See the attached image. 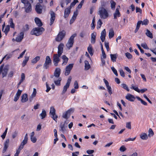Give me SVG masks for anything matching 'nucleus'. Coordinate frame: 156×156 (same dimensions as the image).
Listing matches in <instances>:
<instances>
[{"instance_id":"49","label":"nucleus","mask_w":156,"mask_h":156,"mask_svg":"<svg viewBox=\"0 0 156 156\" xmlns=\"http://www.w3.org/2000/svg\"><path fill=\"white\" fill-rule=\"evenodd\" d=\"M37 93V91L36 90L35 88H34L33 89V91L32 93V94L30 98H32L34 97H35L36 95V94Z\"/></svg>"},{"instance_id":"56","label":"nucleus","mask_w":156,"mask_h":156,"mask_svg":"<svg viewBox=\"0 0 156 156\" xmlns=\"http://www.w3.org/2000/svg\"><path fill=\"white\" fill-rule=\"evenodd\" d=\"M111 69L114 74L116 76H118V74L116 69L113 67H111Z\"/></svg>"},{"instance_id":"28","label":"nucleus","mask_w":156,"mask_h":156,"mask_svg":"<svg viewBox=\"0 0 156 156\" xmlns=\"http://www.w3.org/2000/svg\"><path fill=\"white\" fill-rule=\"evenodd\" d=\"M70 9L69 8H68L65 9L64 16V18H66L68 17L70 12Z\"/></svg>"},{"instance_id":"22","label":"nucleus","mask_w":156,"mask_h":156,"mask_svg":"<svg viewBox=\"0 0 156 156\" xmlns=\"http://www.w3.org/2000/svg\"><path fill=\"white\" fill-rule=\"evenodd\" d=\"M106 31L105 29H104L101 32L100 38L102 42H103L105 38Z\"/></svg>"},{"instance_id":"3","label":"nucleus","mask_w":156,"mask_h":156,"mask_svg":"<svg viewBox=\"0 0 156 156\" xmlns=\"http://www.w3.org/2000/svg\"><path fill=\"white\" fill-rule=\"evenodd\" d=\"M44 31V29L43 27L35 28L31 32V34L32 35H34L38 36L41 34Z\"/></svg>"},{"instance_id":"53","label":"nucleus","mask_w":156,"mask_h":156,"mask_svg":"<svg viewBox=\"0 0 156 156\" xmlns=\"http://www.w3.org/2000/svg\"><path fill=\"white\" fill-rule=\"evenodd\" d=\"M9 26L7 25L6 26L4 30L3 31L5 33L6 35L8 33V32L9 30Z\"/></svg>"},{"instance_id":"64","label":"nucleus","mask_w":156,"mask_h":156,"mask_svg":"<svg viewBox=\"0 0 156 156\" xmlns=\"http://www.w3.org/2000/svg\"><path fill=\"white\" fill-rule=\"evenodd\" d=\"M148 23V20L147 19H146L144 20L143 21H142V25H147Z\"/></svg>"},{"instance_id":"25","label":"nucleus","mask_w":156,"mask_h":156,"mask_svg":"<svg viewBox=\"0 0 156 156\" xmlns=\"http://www.w3.org/2000/svg\"><path fill=\"white\" fill-rule=\"evenodd\" d=\"M62 65L63 66L65 65L68 62V58L65 55H63L62 56Z\"/></svg>"},{"instance_id":"35","label":"nucleus","mask_w":156,"mask_h":156,"mask_svg":"<svg viewBox=\"0 0 156 156\" xmlns=\"http://www.w3.org/2000/svg\"><path fill=\"white\" fill-rule=\"evenodd\" d=\"M29 56H25V58L24 60H23V61L22 64V66L23 67H24L26 65L27 63L29 60Z\"/></svg>"},{"instance_id":"4","label":"nucleus","mask_w":156,"mask_h":156,"mask_svg":"<svg viewBox=\"0 0 156 156\" xmlns=\"http://www.w3.org/2000/svg\"><path fill=\"white\" fill-rule=\"evenodd\" d=\"M9 68L8 67H4V65H2L0 67V76L1 75L3 78L6 77Z\"/></svg>"},{"instance_id":"43","label":"nucleus","mask_w":156,"mask_h":156,"mask_svg":"<svg viewBox=\"0 0 156 156\" xmlns=\"http://www.w3.org/2000/svg\"><path fill=\"white\" fill-rule=\"evenodd\" d=\"M62 80V79L61 78H59L57 80H55L54 83L55 84L58 86H59L60 85V82Z\"/></svg>"},{"instance_id":"30","label":"nucleus","mask_w":156,"mask_h":156,"mask_svg":"<svg viewBox=\"0 0 156 156\" xmlns=\"http://www.w3.org/2000/svg\"><path fill=\"white\" fill-rule=\"evenodd\" d=\"M21 101L23 103L27 101L28 100L27 95V94H23L21 97Z\"/></svg>"},{"instance_id":"12","label":"nucleus","mask_w":156,"mask_h":156,"mask_svg":"<svg viewBox=\"0 0 156 156\" xmlns=\"http://www.w3.org/2000/svg\"><path fill=\"white\" fill-rule=\"evenodd\" d=\"M61 55L58 54H55L53 56V62L55 66H58V63L60 61V57Z\"/></svg>"},{"instance_id":"26","label":"nucleus","mask_w":156,"mask_h":156,"mask_svg":"<svg viewBox=\"0 0 156 156\" xmlns=\"http://www.w3.org/2000/svg\"><path fill=\"white\" fill-rule=\"evenodd\" d=\"M9 139H7L5 141V142L4 143V147L2 151L3 153H4L5 152V151H6V150L7 149V148H8V147L9 146Z\"/></svg>"},{"instance_id":"37","label":"nucleus","mask_w":156,"mask_h":156,"mask_svg":"<svg viewBox=\"0 0 156 156\" xmlns=\"http://www.w3.org/2000/svg\"><path fill=\"white\" fill-rule=\"evenodd\" d=\"M40 58V57L39 56H37L31 60V62L34 64H35L39 61Z\"/></svg>"},{"instance_id":"42","label":"nucleus","mask_w":156,"mask_h":156,"mask_svg":"<svg viewBox=\"0 0 156 156\" xmlns=\"http://www.w3.org/2000/svg\"><path fill=\"white\" fill-rule=\"evenodd\" d=\"M102 24V22L101 19H99L98 22L97 26V29L100 28L101 27Z\"/></svg>"},{"instance_id":"32","label":"nucleus","mask_w":156,"mask_h":156,"mask_svg":"<svg viewBox=\"0 0 156 156\" xmlns=\"http://www.w3.org/2000/svg\"><path fill=\"white\" fill-rule=\"evenodd\" d=\"M140 138L143 140H147L148 138V136L147 134L144 133H142L140 135Z\"/></svg>"},{"instance_id":"13","label":"nucleus","mask_w":156,"mask_h":156,"mask_svg":"<svg viewBox=\"0 0 156 156\" xmlns=\"http://www.w3.org/2000/svg\"><path fill=\"white\" fill-rule=\"evenodd\" d=\"M103 81L105 84L108 93L109 94L111 95L112 94V91L111 87L109 85L108 82L105 79H104Z\"/></svg>"},{"instance_id":"21","label":"nucleus","mask_w":156,"mask_h":156,"mask_svg":"<svg viewBox=\"0 0 156 156\" xmlns=\"http://www.w3.org/2000/svg\"><path fill=\"white\" fill-rule=\"evenodd\" d=\"M22 92V90L19 89L16 93L14 99V101L16 102L19 99Z\"/></svg>"},{"instance_id":"50","label":"nucleus","mask_w":156,"mask_h":156,"mask_svg":"<svg viewBox=\"0 0 156 156\" xmlns=\"http://www.w3.org/2000/svg\"><path fill=\"white\" fill-rule=\"evenodd\" d=\"M111 8L112 9L114 10L115 8L116 3L113 1H111Z\"/></svg>"},{"instance_id":"15","label":"nucleus","mask_w":156,"mask_h":156,"mask_svg":"<svg viewBox=\"0 0 156 156\" xmlns=\"http://www.w3.org/2000/svg\"><path fill=\"white\" fill-rule=\"evenodd\" d=\"M50 13L51 15V18L50 19V23L49 24L51 26L54 22L55 18V13L52 11H50Z\"/></svg>"},{"instance_id":"11","label":"nucleus","mask_w":156,"mask_h":156,"mask_svg":"<svg viewBox=\"0 0 156 156\" xmlns=\"http://www.w3.org/2000/svg\"><path fill=\"white\" fill-rule=\"evenodd\" d=\"M65 35L66 32L64 31L59 32L55 38V40L58 42L61 41L65 37Z\"/></svg>"},{"instance_id":"45","label":"nucleus","mask_w":156,"mask_h":156,"mask_svg":"<svg viewBox=\"0 0 156 156\" xmlns=\"http://www.w3.org/2000/svg\"><path fill=\"white\" fill-rule=\"evenodd\" d=\"M131 88L134 90L135 91L138 93H140L139 89L138 88V87L137 86H134L133 84L131 85Z\"/></svg>"},{"instance_id":"39","label":"nucleus","mask_w":156,"mask_h":156,"mask_svg":"<svg viewBox=\"0 0 156 156\" xmlns=\"http://www.w3.org/2000/svg\"><path fill=\"white\" fill-rule=\"evenodd\" d=\"M87 50L88 52L91 55H92L93 54V52L92 50V48L91 45H89L87 48Z\"/></svg>"},{"instance_id":"18","label":"nucleus","mask_w":156,"mask_h":156,"mask_svg":"<svg viewBox=\"0 0 156 156\" xmlns=\"http://www.w3.org/2000/svg\"><path fill=\"white\" fill-rule=\"evenodd\" d=\"M78 11L77 10H76V11L74 12L73 15L70 21V24H72L74 22V21L76 19V17L78 15Z\"/></svg>"},{"instance_id":"38","label":"nucleus","mask_w":156,"mask_h":156,"mask_svg":"<svg viewBox=\"0 0 156 156\" xmlns=\"http://www.w3.org/2000/svg\"><path fill=\"white\" fill-rule=\"evenodd\" d=\"M145 34L148 37L151 38H153L152 34L147 29L146 30Z\"/></svg>"},{"instance_id":"1","label":"nucleus","mask_w":156,"mask_h":156,"mask_svg":"<svg viewBox=\"0 0 156 156\" xmlns=\"http://www.w3.org/2000/svg\"><path fill=\"white\" fill-rule=\"evenodd\" d=\"M98 14L100 17L102 19H105L109 16L108 11L104 7H100L98 11Z\"/></svg>"},{"instance_id":"52","label":"nucleus","mask_w":156,"mask_h":156,"mask_svg":"<svg viewBox=\"0 0 156 156\" xmlns=\"http://www.w3.org/2000/svg\"><path fill=\"white\" fill-rule=\"evenodd\" d=\"M84 0H82L81 2L78 5V6H77V7L76 8V10H77V9H79L81 8L82 6L84 3Z\"/></svg>"},{"instance_id":"20","label":"nucleus","mask_w":156,"mask_h":156,"mask_svg":"<svg viewBox=\"0 0 156 156\" xmlns=\"http://www.w3.org/2000/svg\"><path fill=\"white\" fill-rule=\"evenodd\" d=\"M120 8L119 6H118L116 9L115 13L114 14V18L116 19L117 17H119L120 16V14L119 11Z\"/></svg>"},{"instance_id":"48","label":"nucleus","mask_w":156,"mask_h":156,"mask_svg":"<svg viewBox=\"0 0 156 156\" xmlns=\"http://www.w3.org/2000/svg\"><path fill=\"white\" fill-rule=\"evenodd\" d=\"M122 88L128 91H129V89L128 88L127 86L125 84L123 83L121 84Z\"/></svg>"},{"instance_id":"60","label":"nucleus","mask_w":156,"mask_h":156,"mask_svg":"<svg viewBox=\"0 0 156 156\" xmlns=\"http://www.w3.org/2000/svg\"><path fill=\"white\" fill-rule=\"evenodd\" d=\"M30 140L33 143H35L37 141V138L35 136L30 137Z\"/></svg>"},{"instance_id":"55","label":"nucleus","mask_w":156,"mask_h":156,"mask_svg":"<svg viewBox=\"0 0 156 156\" xmlns=\"http://www.w3.org/2000/svg\"><path fill=\"white\" fill-rule=\"evenodd\" d=\"M119 71L121 76L122 77H124L125 76V75L123 70L122 69H119Z\"/></svg>"},{"instance_id":"59","label":"nucleus","mask_w":156,"mask_h":156,"mask_svg":"<svg viewBox=\"0 0 156 156\" xmlns=\"http://www.w3.org/2000/svg\"><path fill=\"white\" fill-rule=\"evenodd\" d=\"M141 46L144 48L146 49H149V48L145 43H143L141 44Z\"/></svg>"},{"instance_id":"19","label":"nucleus","mask_w":156,"mask_h":156,"mask_svg":"<svg viewBox=\"0 0 156 156\" xmlns=\"http://www.w3.org/2000/svg\"><path fill=\"white\" fill-rule=\"evenodd\" d=\"M24 33L21 32L19 34L16 39V41L17 42H20L23 37Z\"/></svg>"},{"instance_id":"5","label":"nucleus","mask_w":156,"mask_h":156,"mask_svg":"<svg viewBox=\"0 0 156 156\" xmlns=\"http://www.w3.org/2000/svg\"><path fill=\"white\" fill-rule=\"evenodd\" d=\"M21 2L24 4L25 11L27 12L31 11V5L28 0H21Z\"/></svg>"},{"instance_id":"2","label":"nucleus","mask_w":156,"mask_h":156,"mask_svg":"<svg viewBox=\"0 0 156 156\" xmlns=\"http://www.w3.org/2000/svg\"><path fill=\"white\" fill-rule=\"evenodd\" d=\"M28 140V134L27 133H26L25 136L23 140L21 142L18 148L17 149L16 153L19 154L23 148L24 145L27 143Z\"/></svg>"},{"instance_id":"6","label":"nucleus","mask_w":156,"mask_h":156,"mask_svg":"<svg viewBox=\"0 0 156 156\" xmlns=\"http://www.w3.org/2000/svg\"><path fill=\"white\" fill-rule=\"evenodd\" d=\"M76 36V34H75L72 35L69 39L66 44V47L67 49L69 50L70 48L72 47L74 42V38Z\"/></svg>"},{"instance_id":"63","label":"nucleus","mask_w":156,"mask_h":156,"mask_svg":"<svg viewBox=\"0 0 156 156\" xmlns=\"http://www.w3.org/2000/svg\"><path fill=\"white\" fill-rule=\"evenodd\" d=\"M126 148L124 146H122L120 147L119 150L121 152H124L126 150Z\"/></svg>"},{"instance_id":"23","label":"nucleus","mask_w":156,"mask_h":156,"mask_svg":"<svg viewBox=\"0 0 156 156\" xmlns=\"http://www.w3.org/2000/svg\"><path fill=\"white\" fill-rule=\"evenodd\" d=\"M96 33L94 32L91 34L90 41L92 44H94L95 42Z\"/></svg>"},{"instance_id":"41","label":"nucleus","mask_w":156,"mask_h":156,"mask_svg":"<svg viewBox=\"0 0 156 156\" xmlns=\"http://www.w3.org/2000/svg\"><path fill=\"white\" fill-rule=\"evenodd\" d=\"M9 23L10 25V26L11 28H14L15 27V25L13 23L12 19L10 18L9 22Z\"/></svg>"},{"instance_id":"40","label":"nucleus","mask_w":156,"mask_h":156,"mask_svg":"<svg viewBox=\"0 0 156 156\" xmlns=\"http://www.w3.org/2000/svg\"><path fill=\"white\" fill-rule=\"evenodd\" d=\"M46 115V112L44 109H43L42 112L40 114L41 119L44 118Z\"/></svg>"},{"instance_id":"46","label":"nucleus","mask_w":156,"mask_h":156,"mask_svg":"<svg viewBox=\"0 0 156 156\" xmlns=\"http://www.w3.org/2000/svg\"><path fill=\"white\" fill-rule=\"evenodd\" d=\"M60 126V130L62 132L64 131L65 129V127H66L65 124H64L62 123H61Z\"/></svg>"},{"instance_id":"47","label":"nucleus","mask_w":156,"mask_h":156,"mask_svg":"<svg viewBox=\"0 0 156 156\" xmlns=\"http://www.w3.org/2000/svg\"><path fill=\"white\" fill-rule=\"evenodd\" d=\"M154 132L151 129H150L148 130V136L150 137L153 136L154 135Z\"/></svg>"},{"instance_id":"61","label":"nucleus","mask_w":156,"mask_h":156,"mask_svg":"<svg viewBox=\"0 0 156 156\" xmlns=\"http://www.w3.org/2000/svg\"><path fill=\"white\" fill-rule=\"evenodd\" d=\"M125 55L127 58L128 59H131L132 58V55L128 52L126 53Z\"/></svg>"},{"instance_id":"29","label":"nucleus","mask_w":156,"mask_h":156,"mask_svg":"<svg viewBox=\"0 0 156 156\" xmlns=\"http://www.w3.org/2000/svg\"><path fill=\"white\" fill-rule=\"evenodd\" d=\"M61 73V70L59 68H56L54 72V76L56 77H59Z\"/></svg>"},{"instance_id":"44","label":"nucleus","mask_w":156,"mask_h":156,"mask_svg":"<svg viewBox=\"0 0 156 156\" xmlns=\"http://www.w3.org/2000/svg\"><path fill=\"white\" fill-rule=\"evenodd\" d=\"M136 98L138 100L140 101L141 103L144 105H147V103L145 102L144 101H143V100H142L141 99L140 97H136Z\"/></svg>"},{"instance_id":"34","label":"nucleus","mask_w":156,"mask_h":156,"mask_svg":"<svg viewBox=\"0 0 156 156\" xmlns=\"http://www.w3.org/2000/svg\"><path fill=\"white\" fill-rule=\"evenodd\" d=\"M114 35V32L112 29H110L108 34V37L109 39L112 38Z\"/></svg>"},{"instance_id":"58","label":"nucleus","mask_w":156,"mask_h":156,"mask_svg":"<svg viewBox=\"0 0 156 156\" xmlns=\"http://www.w3.org/2000/svg\"><path fill=\"white\" fill-rule=\"evenodd\" d=\"M105 45L107 51H108L109 50V44L108 42H105Z\"/></svg>"},{"instance_id":"31","label":"nucleus","mask_w":156,"mask_h":156,"mask_svg":"<svg viewBox=\"0 0 156 156\" xmlns=\"http://www.w3.org/2000/svg\"><path fill=\"white\" fill-rule=\"evenodd\" d=\"M111 60L113 62H116V59L118 56V55L117 54H111L110 55Z\"/></svg>"},{"instance_id":"7","label":"nucleus","mask_w":156,"mask_h":156,"mask_svg":"<svg viewBox=\"0 0 156 156\" xmlns=\"http://www.w3.org/2000/svg\"><path fill=\"white\" fill-rule=\"evenodd\" d=\"M72 77L71 76H69L67 80V82L66 85L64 86L63 90L62 93V94H65L66 92L67 89L69 88L71 82V81Z\"/></svg>"},{"instance_id":"62","label":"nucleus","mask_w":156,"mask_h":156,"mask_svg":"<svg viewBox=\"0 0 156 156\" xmlns=\"http://www.w3.org/2000/svg\"><path fill=\"white\" fill-rule=\"evenodd\" d=\"M18 135V132L15 131L13 132L12 135V137L13 139L15 138Z\"/></svg>"},{"instance_id":"10","label":"nucleus","mask_w":156,"mask_h":156,"mask_svg":"<svg viewBox=\"0 0 156 156\" xmlns=\"http://www.w3.org/2000/svg\"><path fill=\"white\" fill-rule=\"evenodd\" d=\"M74 111V108H71L69 110L63 113L62 117L65 119H68L70 114L73 113Z\"/></svg>"},{"instance_id":"24","label":"nucleus","mask_w":156,"mask_h":156,"mask_svg":"<svg viewBox=\"0 0 156 156\" xmlns=\"http://www.w3.org/2000/svg\"><path fill=\"white\" fill-rule=\"evenodd\" d=\"M126 98L130 101H133L135 99V98L134 96L130 94H127L126 96Z\"/></svg>"},{"instance_id":"8","label":"nucleus","mask_w":156,"mask_h":156,"mask_svg":"<svg viewBox=\"0 0 156 156\" xmlns=\"http://www.w3.org/2000/svg\"><path fill=\"white\" fill-rule=\"evenodd\" d=\"M50 115L53 119L57 122L58 116L55 114V110L53 107H50Z\"/></svg>"},{"instance_id":"27","label":"nucleus","mask_w":156,"mask_h":156,"mask_svg":"<svg viewBox=\"0 0 156 156\" xmlns=\"http://www.w3.org/2000/svg\"><path fill=\"white\" fill-rule=\"evenodd\" d=\"M34 21L36 25L38 27H41L42 26V23L40 19L37 17L35 18Z\"/></svg>"},{"instance_id":"54","label":"nucleus","mask_w":156,"mask_h":156,"mask_svg":"<svg viewBox=\"0 0 156 156\" xmlns=\"http://www.w3.org/2000/svg\"><path fill=\"white\" fill-rule=\"evenodd\" d=\"M7 130H8V128H7L5 129V132L3 133V134L1 136V137L2 138V139L3 140L4 139L5 137L6 133H7Z\"/></svg>"},{"instance_id":"36","label":"nucleus","mask_w":156,"mask_h":156,"mask_svg":"<svg viewBox=\"0 0 156 156\" xmlns=\"http://www.w3.org/2000/svg\"><path fill=\"white\" fill-rule=\"evenodd\" d=\"M85 63V70H87L90 68V65L88 61L86 60L84 62Z\"/></svg>"},{"instance_id":"14","label":"nucleus","mask_w":156,"mask_h":156,"mask_svg":"<svg viewBox=\"0 0 156 156\" xmlns=\"http://www.w3.org/2000/svg\"><path fill=\"white\" fill-rule=\"evenodd\" d=\"M73 64H70L66 67L65 73V74L66 76H68L70 73L71 70L73 67Z\"/></svg>"},{"instance_id":"16","label":"nucleus","mask_w":156,"mask_h":156,"mask_svg":"<svg viewBox=\"0 0 156 156\" xmlns=\"http://www.w3.org/2000/svg\"><path fill=\"white\" fill-rule=\"evenodd\" d=\"M42 6L39 3H37L36 6L35 10L38 14H41L42 11Z\"/></svg>"},{"instance_id":"51","label":"nucleus","mask_w":156,"mask_h":156,"mask_svg":"<svg viewBox=\"0 0 156 156\" xmlns=\"http://www.w3.org/2000/svg\"><path fill=\"white\" fill-rule=\"evenodd\" d=\"M78 2V0H74L73 2L71 3L70 7L69 8L71 9L72 7L74 6Z\"/></svg>"},{"instance_id":"57","label":"nucleus","mask_w":156,"mask_h":156,"mask_svg":"<svg viewBox=\"0 0 156 156\" xmlns=\"http://www.w3.org/2000/svg\"><path fill=\"white\" fill-rule=\"evenodd\" d=\"M126 127L128 129H131V123L130 122H128L126 123Z\"/></svg>"},{"instance_id":"33","label":"nucleus","mask_w":156,"mask_h":156,"mask_svg":"<svg viewBox=\"0 0 156 156\" xmlns=\"http://www.w3.org/2000/svg\"><path fill=\"white\" fill-rule=\"evenodd\" d=\"M25 79V75L24 73H22L21 75V79L20 80L18 84V87L21 83Z\"/></svg>"},{"instance_id":"17","label":"nucleus","mask_w":156,"mask_h":156,"mask_svg":"<svg viewBox=\"0 0 156 156\" xmlns=\"http://www.w3.org/2000/svg\"><path fill=\"white\" fill-rule=\"evenodd\" d=\"M64 44L62 43L60 44L58 47V53L59 55H61L63 53Z\"/></svg>"},{"instance_id":"9","label":"nucleus","mask_w":156,"mask_h":156,"mask_svg":"<svg viewBox=\"0 0 156 156\" xmlns=\"http://www.w3.org/2000/svg\"><path fill=\"white\" fill-rule=\"evenodd\" d=\"M51 63V61L48 56H47L46 57L45 62L43 65V68L44 69H46L48 68Z\"/></svg>"}]
</instances>
